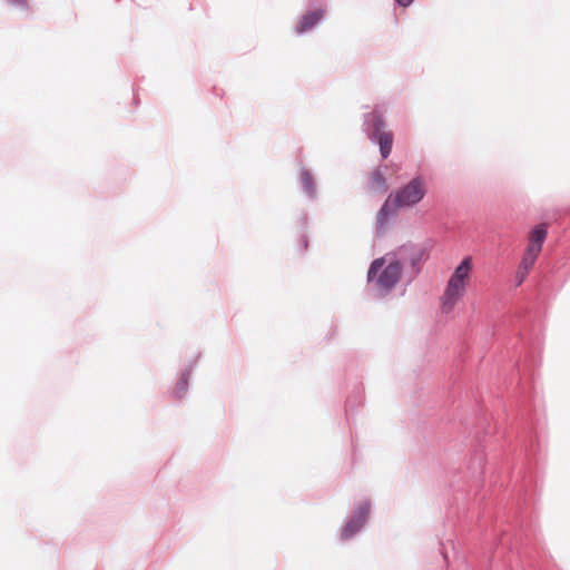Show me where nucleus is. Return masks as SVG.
Wrapping results in <instances>:
<instances>
[{
  "instance_id": "4",
  "label": "nucleus",
  "mask_w": 570,
  "mask_h": 570,
  "mask_svg": "<svg viewBox=\"0 0 570 570\" xmlns=\"http://www.w3.org/2000/svg\"><path fill=\"white\" fill-rule=\"evenodd\" d=\"M372 136L380 145L382 157L387 158L392 150L393 135L384 130V122L379 116L374 117Z\"/></svg>"
},
{
  "instance_id": "12",
  "label": "nucleus",
  "mask_w": 570,
  "mask_h": 570,
  "mask_svg": "<svg viewBox=\"0 0 570 570\" xmlns=\"http://www.w3.org/2000/svg\"><path fill=\"white\" fill-rule=\"evenodd\" d=\"M10 4L13 7L21 9V10H28L29 9V2L28 0H7Z\"/></svg>"
},
{
  "instance_id": "11",
  "label": "nucleus",
  "mask_w": 570,
  "mask_h": 570,
  "mask_svg": "<svg viewBox=\"0 0 570 570\" xmlns=\"http://www.w3.org/2000/svg\"><path fill=\"white\" fill-rule=\"evenodd\" d=\"M537 258H538V256L524 253L519 266L522 267L523 271L530 272L531 268L533 267Z\"/></svg>"
},
{
  "instance_id": "8",
  "label": "nucleus",
  "mask_w": 570,
  "mask_h": 570,
  "mask_svg": "<svg viewBox=\"0 0 570 570\" xmlns=\"http://www.w3.org/2000/svg\"><path fill=\"white\" fill-rule=\"evenodd\" d=\"M370 187L374 191H385L387 189L385 178L380 170L371 174Z\"/></svg>"
},
{
  "instance_id": "13",
  "label": "nucleus",
  "mask_w": 570,
  "mask_h": 570,
  "mask_svg": "<svg viewBox=\"0 0 570 570\" xmlns=\"http://www.w3.org/2000/svg\"><path fill=\"white\" fill-rule=\"evenodd\" d=\"M528 274H529V271H523L522 267L519 266L517 274H515L517 284L521 285L524 282Z\"/></svg>"
},
{
  "instance_id": "5",
  "label": "nucleus",
  "mask_w": 570,
  "mask_h": 570,
  "mask_svg": "<svg viewBox=\"0 0 570 570\" xmlns=\"http://www.w3.org/2000/svg\"><path fill=\"white\" fill-rule=\"evenodd\" d=\"M370 511L368 504L364 503L362 504L357 513L354 518H352L343 528L342 530V538L343 539H350L352 535H354L365 523V520L367 518Z\"/></svg>"
},
{
  "instance_id": "14",
  "label": "nucleus",
  "mask_w": 570,
  "mask_h": 570,
  "mask_svg": "<svg viewBox=\"0 0 570 570\" xmlns=\"http://www.w3.org/2000/svg\"><path fill=\"white\" fill-rule=\"evenodd\" d=\"M414 0H395V2L401 7H409Z\"/></svg>"
},
{
  "instance_id": "1",
  "label": "nucleus",
  "mask_w": 570,
  "mask_h": 570,
  "mask_svg": "<svg viewBox=\"0 0 570 570\" xmlns=\"http://www.w3.org/2000/svg\"><path fill=\"white\" fill-rule=\"evenodd\" d=\"M472 272V258L465 257L452 273L445 291L442 295V309L446 313L451 312L456 303L463 297L466 286L470 282Z\"/></svg>"
},
{
  "instance_id": "2",
  "label": "nucleus",
  "mask_w": 570,
  "mask_h": 570,
  "mask_svg": "<svg viewBox=\"0 0 570 570\" xmlns=\"http://www.w3.org/2000/svg\"><path fill=\"white\" fill-rule=\"evenodd\" d=\"M402 266L395 259L385 257L375 259L368 269V282H375V285L383 291H390L400 281Z\"/></svg>"
},
{
  "instance_id": "9",
  "label": "nucleus",
  "mask_w": 570,
  "mask_h": 570,
  "mask_svg": "<svg viewBox=\"0 0 570 570\" xmlns=\"http://www.w3.org/2000/svg\"><path fill=\"white\" fill-rule=\"evenodd\" d=\"M187 386H188V377L186 375H183L174 389L175 396L178 399L183 397L187 391Z\"/></svg>"
},
{
  "instance_id": "10",
  "label": "nucleus",
  "mask_w": 570,
  "mask_h": 570,
  "mask_svg": "<svg viewBox=\"0 0 570 570\" xmlns=\"http://www.w3.org/2000/svg\"><path fill=\"white\" fill-rule=\"evenodd\" d=\"M301 180L304 189L309 194H314V180L312 175L308 171H303L301 175Z\"/></svg>"
},
{
  "instance_id": "3",
  "label": "nucleus",
  "mask_w": 570,
  "mask_h": 570,
  "mask_svg": "<svg viewBox=\"0 0 570 570\" xmlns=\"http://www.w3.org/2000/svg\"><path fill=\"white\" fill-rule=\"evenodd\" d=\"M425 193L424 183L420 178H414L394 196H389L384 207L400 208L413 206L424 197Z\"/></svg>"
},
{
  "instance_id": "7",
  "label": "nucleus",
  "mask_w": 570,
  "mask_h": 570,
  "mask_svg": "<svg viewBox=\"0 0 570 570\" xmlns=\"http://www.w3.org/2000/svg\"><path fill=\"white\" fill-rule=\"evenodd\" d=\"M325 9L318 8L311 11H307L305 14H303L297 30L299 32H305L311 30L314 26H316L324 17Z\"/></svg>"
},
{
  "instance_id": "6",
  "label": "nucleus",
  "mask_w": 570,
  "mask_h": 570,
  "mask_svg": "<svg viewBox=\"0 0 570 570\" xmlns=\"http://www.w3.org/2000/svg\"><path fill=\"white\" fill-rule=\"evenodd\" d=\"M547 237V228L544 225L537 226L528 237V245L524 253L539 256L542 245Z\"/></svg>"
}]
</instances>
